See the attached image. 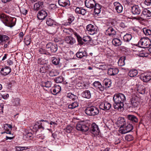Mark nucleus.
<instances>
[{
	"label": "nucleus",
	"mask_w": 151,
	"mask_h": 151,
	"mask_svg": "<svg viewBox=\"0 0 151 151\" xmlns=\"http://www.w3.org/2000/svg\"><path fill=\"white\" fill-rule=\"evenodd\" d=\"M46 48L48 50V51H50L53 52H56L58 50L57 45L51 42L47 44Z\"/></svg>",
	"instance_id": "7"
},
{
	"label": "nucleus",
	"mask_w": 151,
	"mask_h": 151,
	"mask_svg": "<svg viewBox=\"0 0 151 151\" xmlns=\"http://www.w3.org/2000/svg\"><path fill=\"white\" fill-rule=\"evenodd\" d=\"M86 29L88 33L91 35L96 34L98 32L97 28L91 24H89L86 27Z\"/></svg>",
	"instance_id": "5"
},
{
	"label": "nucleus",
	"mask_w": 151,
	"mask_h": 151,
	"mask_svg": "<svg viewBox=\"0 0 151 151\" xmlns=\"http://www.w3.org/2000/svg\"><path fill=\"white\" fill-rule=\"evenodd\" d=\"M56 8V5L55 4H51L49 5L48 8L50 10H54Z\"/></svg>",
	"instance_id": "50"
},
{
	"label": "nucleus",
	"mask_w": 151,
	"mask_h": 151,
	"mask_svg": "<svg viewBox=\"0 0 151 151\" xmlns=\"http://www.w3.org/2000/svg\"><path fill=\"white\" fill-rule=\"evenodd\" d=\"M123 60L122 57H121L119 60L118 63L119 66L122 67L123 66Z\"/></svg>",
	"instance_id": "55"
},
{
	"label": "nucleus",
	"mask_w": 151,
	"mask_h": 151,
	"mask_svg": "<svg viewBox=\"0 0 151 151\" xmlns=\"http://www.w3.org/2000/svg\"><path fill=\"white\" fill-rule=\"evenodd\" d=\"M73 129V127L71 126H68L66 129V132L68 133H70Z\"/></svg>",
	"instance_id": "54"
},
{
	"label": "nucleus",
	"mask_w": 151,
	"mask_h": 151,
	"mask_svg": "<svg viewBox=\"0 0 151 151\" xmlns=\"http://www.w3.org/2000/svg\"><path fill=\"white\" fill-rule=\"evenodd\" d=\"M93 85L96 88L101 91H103L104 89V87L102 86L101 83L99 81H95L93 83Z\"/></svg>",
	"instance_id": "19"
},
{
	"label": "nucleus",
	"mask_w": 151,
	"mask_h": 151,
	"mask_svg": "<svg viewBox=\"0 0 151 151\" xmlns=\"http://www.w3.org/2000/svg\"><path fill=\"white\" fill-rule=\"evenodd\" d=\"M99 111L98 108L94 106H92V116L96 115L99 114Z\"/></svg>",
	"instance_id": "37"
},
{
	"label": "nucleus",
	"mask_w": 151,
	"mask_h": 151,
	"mask_svg": "<svg viewBox=\"0 0 151 151\" xmlns=\"http://www.w3.org/2000/svg\"><path fill=\"white\" fill-rule=\"evenodd\" d=\"M59 74V73L56 70H52L50 71L49 73V75L51 77H54L58 76Z\"/></svg>",
	"instance_id": "31"
},
{
	"label": "nucleus",
	"mask_w": 151,
	"mask_h": 151,
	"mask_svg": "<svg viewBox=\"0 0 151 151\" xmlns=\"http://www.w3.org/2000/svg\"><path fill=\"white\" fill-rule=\"evenodd\" d=\"M132 38V36L131 35L129 34H127L123 36V40L125 42H129Z\"/></svg>",
	"instance_id": "29"
},
{
	"label": "nucleus",
	"mask_w": 151,
	"mask_h": 151,
	"mask_svg": "<svg viewBox=\"0 0 151 151\" xmlns=\"http://www.w3.org/2000/svg\"><path fill=\"white\" fill-rule=\"evenodd\" d=\"M43 4V3L42 1H39L35 3L34 5V9L37 11L39 10L42 7Z\"/></svg>",
	"instance_id": "22"
},
{
	"label": "nucleus",
	"mask_w": 151,
	"mask_h": 151,
	"mask_svg": "<svg viewBox=\"0 0 151 151\" xmlns=\"http://www.w3.org/2000/svg\"><path fill=\"white\" fill-rule=\"evenodd\" d=\"M116 31L112 27H109L106 30V35L109 36H113L116 35Z\"/></svg>",
	"instance_id": "17"
},
{
	"label": "nucleus",
	"mask_w": 151,
	"mask_h": 151,
	"mask_svg": "<svg viewBox=\"0 0 151 151\" xmlns=\"http://www.w3.org/2000/svg\"><path fill=\"white\" fill-rule=\"evenodd\" d=\"M119 70L116 68H110L108 70V73L110 75H114L118 73Z\"/></svg>",
	"instance_id": "21"
},
{
	"label": "nucleus",
	"mask_w": 151,
	"mask_h": 151,
	"mask_svg": "<svg viewBox=\"0 0 151 151\" xmlns=\"http://www.w3.org/2000/svg\"><path fill=\"white\" fill-rule=\"evenodd\" d=\"M20 100L18 98H15L12 101V104L14 106L17 107L20 105Z\"/></svg>",
	"instance_id": "28"
},
{
	"label": "nucleus",
	"mask_w": 151,
	"mask_h": 151,
	"mask_svg": "<svg viewBox=\"0 0 151 151\" xmlns=\"http://www.w3.org/2000/svg\"><path fill=\"white\" fill-rule=\"evenodd\" d=\"M126 123L125 121H123V122ZM123 122V134L130 132L133 129L132 125L129 123L125 124Z\"/></svg>",
	"instance_id": "8"
},
{
	"label": "nucleus",
	"mask_w": 151,
	"mask_h": 151,
	"mask_svg": "<svg viewBox=\"0 0 151 151\" xmlns=\"http://www.w3.org/2000/svg\"><path fill=\"white\" fill-rule=\"evenodd\" d=\"M9 95H0V100H1L2 98L6 99L9 97Z\"/></svg>",
	"instance_id": "60"
},
{
	"label": "nucleus",
	"mask_w": 151,
	"mask_h": 151,
	"mask_svg": "<svg viewBox=\"0 0 151 151\" xmlns=\"http://www.w3.org/2000/svg\"><path fill=\"white\" fill-rule=\"evenodd\" d=\"M58 3L60 6L67 8L68 7L70 4L69 0H59Z\"/></svg>",
	"instance_id": "15"
},
{
	"label": "nucleus",
	"mask_w": 151,
	"mask_h": 151,
	"mask_svg": "<svg viewBox=\"0 0 151 151\" xmlns=\"http://www.w3.org/2000/svg\"><path fill=\"white\" fill-rule=\"evenodd\" d=\"M83 40L85 42H90L91 40V38L89 36H86L83 37Z\"/></svg>",
	"instance_id": "52"
},
{
	"label": "nucleus",
	"mask_w": 151,
	"mask_h": 151,
	"mask_svg": "<svg viewBox=\"0 0 151 151\" xmlns=\"http://www.w3.org/2000/svg\"><path fill=\"white\" fill-rule=\"evenodd\" d=\"M139 78L143 82H147L151 80V73L142 74L139 76Z\"/></svg>",
	"instance_id": "6"
},
{
	"label": "nucleus",
	"mask_w": 151,
	"mask_h": 151,
	"mask_svg": "<svg viewBox=\"0 0 151 151\" xmlns=\"http://www.w3.org/2000/svg\"><path fill=\"white\" fill-rule=\"evenodd\" d=\"M129 10L128 9L126 10V12H124V15H123V21L127 23L128 22V19H129Z\"/></svg>",
	"instance_id": "23"
},
{
	"label": "nucleus",
	"mask_w": 151,
	"mask_h": 151,
	"mask_svg": "<svg viewBox=\"0 0 151 151\" xmlns=\"http://www.w3.org/2000/svg\"><path fill=\"white\" fill-rule=\"evenodd\" d=\"M130 50L127 47H124L123 46V53L125 55H128L130 54Z\"/></svg>",
	"instance_id": "44"
},
{
	"label": "nucleus",
	"mask_w": 151,
	"mask_h": 151,
	"mask_svg": "<svg viewBox=\"0 0 151 151\" xmlns=\"http://www.w3.org/2000/svg\"><path fill=\"white\" fill-rule=\"evenodd\" d=\"M149 8H146L143 9L142 13V16L146 18L151 17V12L149 10Z\"/></svg>",
	"instance_id": "16"
},
{
	"label": "nucleus",
	"mask_w": 151,
	"mask_h": 151,
	"mask_svg": "<svg viewBox=\"0 0 151 151\" xmlns=\"http://www.w3.org/2000/svg\"><path fill=\"white\" fill-rule=\"evenodd\" d=\"M94 13L95 14H99L101 12V9H94Z\"/></svg>",
	"instance_id": "63"
},
{
	"label": "nucleus",
	"mask_w": 151,
	"mask_h": 151,
	"mask_svg": "<svg viewBox=\"0 0 151 151\" xmlns=\"http://www.w3.org/2000/svg\"><path fill=\"white\" fill-rule=\"evenodd\" d=\"M92 106L88 107L85 110L86 113L89 116H92Z\"/></svg>",
	"instance_id": "34"
},
{
	"label": "nucleus",
	"mask_w": 151,
	"mask_h": 151,
	"mask_svg": "<svg viewBox=\"0 0 151 151\" xmlns=\"http://www.w3.org/2000/svg\"><path fill=\"white\" fill-rule=\"evenodd\" d=\"M46 23L48 26H51L55 24V22L53 19L49 18L47 19Z\"/></svg>",
	"instance_id": "35"
},
{
	"label": "nucleus",
	"mask_w": 151,
	"mask_h": 151,
	"mask_svg": "<svg viewBox=\"0 0 151 151\" xmlns=\"http://www.w3.org/2000/svg\"><path fill=\"white\" fill-rule=\"evenodd\" d=\"M76 37L78 42L81 45H83V42L82 41V37H80L79 35L77 36Z\"/></svg>",
	"instance_id": "53"
},
{
	"label": "nucleus",
	"mask_w": 151,
	"mask_h": 151,
	"mask_svg": "<svg viewBox=\"0 0 151 151\" xmlns=\"http://www.w3.org/2000/svg\"><path fill=\"white\" fill-rule=\"evenodd\" d=\"M11 69L9 67H6L4 68H2L1 72L4 75H6L9 73L11 72Z\"/></svg>",
	"instance_id": "20"
},
{
	"label": "nucleus",
	"mask_w": 151,
	"mask_h": 151,
	"mask_svg": "<svg viewBox=\"0 0 151 151\" xmlns=\"http://www.w3.org/2000/svg\"><path fill=\"white\" fill-rule=\"evenodd\" d=\"M35 126V128H37V127L38 129L42 128L43 129H44L45 128L41 124V123H39L38 122L36 123Z\"/></svg>",
	"instance_id": "51"
},
{
	"label": "nucleus",
	"mask_w": 151,
	"mask_h": 151,
	"mask_svg": "<svg viewBox=\"0 0 151 151\" xmlns=\"http://www.w3.org/2000/svg\"><path fill=\"white\" fill-rule=\"evenodd\" d=\"M127 118L129 120L134 122H137L138 119L137 117L133 115H128L127 116Z\"/></svg>",
	"instance_id": "24"
},
{
	"label": "nucleus",
	"mask_w": 151,
	"mask_h": 151,
	"mask_svg": "<svg viewBox=\"0 0 151 151\" xmlns=\"http://www.w3.org/2000/svg\"><path fill=\"white\" fill-rule=\"evenodd\" d=\"M141 10L138 5H135L132 7L131 12L134 14H139Z\"/></svg>",
	"instance_id": "18"
},
{
	"label": "nucleus",
	"mask_w": 151,
	"mask_h": 151,
	"mask_svg": "<svg viewBox=\"0 0 151 151\" xmlns=\"http://www.w3.org/2000/svg\"><path fill=\"white\" fill-rule=\"evenodd\" d=\"M75 38L71 36L66 37L64 39V42L69 46L72 45L76 42Z\"/></svg>",
	"instance_id": "9"
},
{
	"label": "nucleus",
	"mask_w": 151,
	"mask_h": 151,
	"mask_svg": "<svg viewBox=\"0 0 151 151\" xmlns=\"http://www.w3.org/2000/svg\"><path fill=\"white\" fill-rule=\"evenodd\" d=\"M151 3V0H145L144 2L145 4L147 6L150 5Z\"/></svg>",
	"instance_id": "61"
},
{
	"label": "nucleus",
	"mask_w": 151,
	"mask_h": 151,
	"mask_svg": "<svg viewBox=\"0 0 151 151\" xmlns=\"http://www.w3.org/2000/svg\"><path fill=\"white\" fill-rule=\"evenodd\" d=\"M105 86L106 87L109 88L111 86V80L109 79H105L104 81Z\"/></svg>",
	"instance_id": "30"
},
{
	"label": "nucleus",
	"mask_w": 151,
	"mask_h": 151,
	"mask_svg": "<svg viewBox=\"0 0 151 151\" xmlns=\"http://www.w3.org/2000/svg\"><path fill=\"white\" fill-rule=\"evenodd\" d=\"M96 2L94 0H86L85 4V6L90 9H93L94 7Z\"/></svg>",
	"instance_id": "13"
},
{
	"label": "nucleus",
	"mask_w": 151,
	"mask_h": 151,
	"mask_svg": "<svg viewBox=\"0 0 151 151\" xmlns=\"http://www.w3.org/2000/svg\"><path fill=\"white\" fill-rule=\"evenodd\" d=\"M94 8L96 9H101V6L99 4L96 3L95 5Z\"/></svg>",
	"instance_id": "64"
},
{
	"label": "nucleus",
	"mask_w": 151,
	"mask_h": 151,
	"mask_svg": "<svg viewBox=\"0 0 151 151\" xmlns=\"http://www.w3.org/2000/svg\"><path fill=\"white\" fill-rule=\"evenodd\" d=\"M143 31L144 34L146 36L151 35V30L146 28H143Z\"/></svg>",
	"instance_id": "32"
},
{
	"label": "nucleus",
	"mask_w": 151,
	"mask_h": 151,
	"mask_svg": "<svg viewBox=\"0 0 151 151\" xmlns=\"http://www.w3.org/2000/svg\"><path fill=\"white\" fill-rule=\"evenodd\" d=\"M16 150L17 151L23 150L27 149L28 148L27 147H16Z\"/></svg>",
	"instance_id": "46"
},
{
	"label": "nucleus",
	"mask_w": 151,
	"mask_h": 151,
	"mask_svg": "<svg viewBox=\"0 0 151 151\" xmlns=\"http://www.w3.org/2000/svg\"><path fill=\"white\" fill-rule=\"evenodd\" d=\"M91 129L93 134L96 135L99 134L100 131L98 125L95 123H93L91 124Z\"/></svg>",
	"instance_id": "14"
},
{
	"label": "nucleus",
	"mask_w": 151,
	"mask_h": 151,
	"mask_svg": "<svg viewBox=\"0 0 151 151\" xmlns=\"http://www.w3.org/2000/svg\"><path fill=\"white\" fill-rule=\"evenodd\" d=\"M115 9L118 13H120L122 11L123 7L120 4H119V5L116 7Z\"/></svg>",
	"instance_id": "41"
},
{
	"label": "nucleus",
	"mask_w": 151,
	"mask_h": 151,
	"mask_svg": "<svg viewBox=\"0 0 151 151\" xmlns=\"http://www.w3.org/2000/svg\"><path fill=\"white\" fill-rule=\"evenodd\" d=\"M52 84V83L50 81H47V82L43 83L42 86L43 87L49 88L51 86Z\"/></svg>",
	"instance_id": "38"
},
{
	"label": "nucleus",
	"mask_w": 151,
	"mask_h": 151,
	"mask_svg": "<svg viewBox=\"0 0 151 151\" xmlns=\"http://www.w3.org/2000/svg\"><path fill=\"white\" fill-rule=\"evenodd\" d=\"M74 17L73 16H71L68 19V23L69 24L71 23L74 20Z\"/></svg>",
	"instance_id": "62"
},
{
	"label": "nucleus",
	"mask_w": 151,
	"mask_h": 151,
	"mask_svg": "<svg viewBox=\"0 0 151 151\" xmlns=\"http://www.w3.org/2000/svg\"><path fill=\"white\" fill-rule=\"evenodd\" d=\"M47 14L46 11L44 10H42L39 11L37 14V17L40 20H43L47 16Z\"/></svg>",
	"instance_id": "11"
},
{
	"label": "nucleus",
	"mask_w": 151,
	"mask_h": 151,
	"mask_svg": "<svg viewBox=\"0 0 151 151\" xmlns=\"http://www.w3.org/2000/svg\"><path fill=\"white\" fill-rule=\"evenodd\" d=\"M41 121L42 122L41 123V124L43 126L44 128L46 127L47 126L49 125V123L46 120H41Z\"/></svg>",
	"instance_id": "45"
},
{
	"label": "nucleus",
	"mask_w": 151,
	"mask_h": 151,
	"mask_svg": "<svg viewBox=\"0 0 151 151\" xmlns=\"http://www.w3.org/2000/svg\"><path fill=\"white\" fill-rule=\"evenodd\" d=\"M111 106V104L106 102L101 103L99 105L100 108L105 111L109 110Z\"/></svg>",
	"instance_id": "12"
},
{
	"label": "nucleus",
	"mask_w": 151,
	"mask_h": 151,
	"mask_svg": "<svg viewBox=\"0 0 151 151\" xmlns=\"http://www.w3.org/2000/svg\"><path fill=\"white\" fill-rule=\"evenodd\" d=\"M21 12L24 15H26L27 13V11L24 9H22L20 10Z\"/></svg>",
	"instance_id": "58"
},
{
	"label": "nucleus",
	"mask_w": 151,
	"mask_h": 151,
	"mask_svg": "<svg viewBox=\"0 0 151 151\" xmlns=\"http://www.w3.org/2000/svg\"><path fill=\"white\" fill-rule=\"evenodd\" d=\"M37 63L40 65H44L46 64V62L44 59H39L37 60Z\"/></svg>",
	"instance_id": "48"
},
{
	"label": "nucleus",
	"mask_w": 151,
	"mask_h": 151,
	"mask_svg": "<svg viewBox=\"0 0 151 151\" xmlns=\"http://www.w3.org/2000/svg\"><path fill=\"white\" fill-rule=\"evenodd\" d=\"M139 98L136 95H133L131 99V103L132 106L135 108L137 107L139 103Z\"/></svg>",
	"instance_id": "10"
},
{
	"label": "nucleus",
	"mask_w": 151,
	"mask_h": 151,
	"mask_svg": "<svg viewBox=\"0 0 151 151\" xmlns=\"http://www.w3.org/2000/svg\"><path fill=\"white\" fill-rule=\"evenodd\" d=\"M64 32L66 34H68L70 35H72V34H71L72 32H73V29H66L65 28L63 30Z\"/></svg>",
	"instance_id": "42"
},
{
	"label": "nucleus",
	"mask_w": 151,
	"mask_h": 151,
	"mask_svg": "<svg viewBox=\"0 0 151 151\" xmlns=\"http://www.w3.org/2000/svg\"><path fill=\"white\" fill-rule=\"evenodd\" d=\"M113 99L115 102L114 108L118 109L119 111H121L123 107V100L122 97L120 95H114Z\"/></svg>",
	"instance_id": "2"
},
{
	"label": "nucleus",
	"mask_w": 151,
	"mask_h": 151,
	"mask_svg": "<svg viewBox=\"0 0 151 151\" xmlns=\"http://www.w3.org/2000/svg\"><path fill=\"white\" fill-rule=\"evenodd\" d=\"M138 73L136 69L130 70L128 73V75L130 77H134L136 76Z\"/></svg>",
	"instance_id": "27"
},
{
	"label": "nucleus",
	"mask_w": 151,
	"mask_h": 151,
	"mask_svg": "<svg viewBox=\"0 0 151 151\" xmlns=\"http://www.w3.org/2000/svg\"><path fill=\"white\" fill-rule=\"evenodd\" d=\"M112 43L116 46L120 45L122 44V42L120 40L118 39L115 38L113 40Z\"/></svg>",
	"instance_id": "33"
},
{
	"label": "nucleus",
	"mask_w": 151,
	"mask_h": 151,
	"mask_svg": "<svg viewBox=\"0 0 151 151\" xmlns=\"http://www.w3.org/2000/svg\"><path fill=\"white\" fill-rule=\"evenodd\" d=\"M55 81L57 83H61L63 81V78L62 76H60L56 78Z\"/></svg>",
	"instance_id": "39"
},
{
	"label": "nucleus",
	"mask_w": 151,
	"mask_h": 151,
	"mask_svg": "<svg viewBox=\"0 0 151 151\" xmlns=\"http://www.w3.org/2000/svg\"><path fill=\"white\" fill-rule=\"evenodd\" d=\"M61 91V87L59 86H56L53 90V92L55 93V94H57Z\"/></svg>",
	"instance_id": "40"
},
{
	"label": "nucleus",
	"mask_w": 151,
	"mask_h": 151,
	"mask_svg": "<svg viewBox=\"0 0 151 151\" xmlns=\"http://www.w3.org/2000/svg\"><path fill=\"white\" fill-rule=\"evenodd\" d=\"M9 44V41H7V42H5L4 43H3L2 44H0V46H1V47L6 48L7 47L8 45Z\"/></svg>",
	"instance_id": "47"
},
{
	"label": "nucleus",
	"mask_w": 151,
	"mask_h": 151,
	"mask_svg": "<svg viewBox=\"0 0 151 151\" xmlns=\"http://www.w3.org/2000/svg\"><path fill=\"white\" fill-rule=\"evenodd\" d=\"M8 39L9 37L6 35H0V44L8 41Z\"/></svg>",
	"instance_id": "25"
},
{
	"label": "nucleus",
	"mask_w": 151,
	"mask_h": 151,
	"mask_svg": "<svg viewBox=\"0 0 151 151\" xmlns=\"http://www.w3.org/2000/svg\"><path fill=\"white\" fill-rule=\"evenodd\" d=\"M100 69L102 70H105L107 68V66L106 64L100 65L99 66Z\"/></svg>",
	"instance_id": "59"
},
{
	"label": "nucleus",
	"mask_w": 151,
	"mask_h": 151,
	"mask_svg": "<svg viewBox=\"0 0 151 151\" xmlns=\"http://www.w3.org/2000/svg\"><path fill=\"white\" fill-rule=\"evenodd\" d=\"M60 60L59 58H54L52 60V63L55 65H58L60 63Z\"/></svg>",
	"instance_id": "43"
},
{
	"label": "nucleus",
	"mask_w": 151,
	"mask_h": 151,
	"mask_svg": "<svg viewBox=\"0 0 151 151\" xmlns=\"http://www.w3.org/2000/svg\"><path fill=\"white\" fill-rule=\"evenodd\" d=\"M0 19L6 26L11 27L15 25L16 20L15 18L11 17L4 13L0 15Z\"/></svg>",
	"instance_id": "1"
},
{
	"label": "nucleus",
	"mask_w": 151,
	"mask_h": 151,
	"mask_svg": "<svg viewBox=\"0 0 151 151\" xmlns=\"http://www.w3.org/2000/svg\"><path fill=\"white\" fill-rule=\"evenodd\" d=\"M86 10L82 8L79 14L83 15H84L86 14Z\"/></svg>",
	"instance_id": "57"
},
{
	"label": "nucleus",
	"mask_w": 151,
	"mask_h": 151,
	"mask_svg": "<svg viewBox=\"0 0 151 151\" xmlns=\"http://www.w3.org/2000/svg\"><path fill=\"white\" fill-rule=\"evenodd\" d=\"M67 97L70 99H72V100H74L76 99L77 98V97L75 95H70L67 96Z\"/></svg>",
	"instance_id": "56"
},
{
	"label": "nucleus",
	"mask_w": 151,
	"mask_h": 151,
	"mask_svg": "<svg viewBox=\"0 0 151 151\" xmlns=\"http://www.w3.org/2000/svg\"><path fill=\"white\" fill-rule=\"evenodd\" d=\"M78 104L77 102L72 103V104L68 106V108L71 109H73L78 107Z\"/></svg>",
	"instance_id": "36"
},
{
	"label": "nucleus",
	"mask_w": 151,
	"mask_h": 151,
	"mask_svg": "<svg viewBox=\"0 0 151 151\" xmlns=\"http://www.w3.org/2000/svg\"><path fill=\"white\" fill-rule=\"evenodd\" d=\"M126 140L127 141H130L133 139V137L131 135H127L125 137Z\"/></svg>",
	"instance_id": "49"
},
{
	"label": "nucleus",
	"mask_w": 151,
	"mask_h": 151,
	"mask_svg": "<svg viewBox=\"0 0 151 151\" xmlns=\"http://www.w3.org/2000/svg\"><path fill=\"white\" fill-rule=\"evenodd\" d=\"M138 45L139 47L142 48H148L151 45V41L147 37H142L139 41Z\"/></svg>",
	"instance_id": "3"
},
{
	"label": "nucleus",
	"mask_w": 151,
	"mask_h": 151,
	"mask_svg": "<svg viewBox=\"0 0 151 151\" xmlns=\"http://www.w3.org/2000/svg\"><path fill=\"white\" fill-rule=\"evenodd\" d=\"M76 55L77 57L81 58L84 56H86L87 53L85 51H83L77 52Z\"/></svg>",
	"instance_id": "26"
},
{
	"label": "nucleus",
	"mask_w": 151,
	"mask_h": 151,
	"mask_svg": "<svg viewBox=\"0 0 151 151\" xmlns=\"http://www.w3.org/2000/svg\"><path fill=\"white\" fill-rule=\"evenodd\" d=\"M88 124H86L84 122H81L77 124L76 128L78 130L85 132L88 130Z\"/></svg>",
	"instance_id": "4"
}]
</instances>
